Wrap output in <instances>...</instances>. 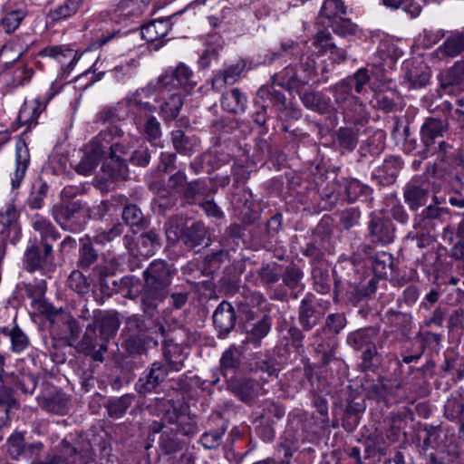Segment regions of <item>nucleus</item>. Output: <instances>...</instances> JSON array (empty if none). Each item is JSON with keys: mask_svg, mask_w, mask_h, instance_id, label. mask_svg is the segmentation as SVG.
<instances>
[{"mask_svg": "<svg viewBox=\"0 0 464 464\" xmlns=\"http://www.w3.org/2000/svg\"><path fill=\"white\" fill-rule=\"evenodd\" d=\"M138 247L141 255L150 256L160 247V236L155 229L142 233L138 240Z\"/></svg>", "mask_w": 464, "mask_h": 464, "instance_id": "a18cd8bd", "label": "nucleus"}, {"mask_svg": "<svg viewBox=\"0 0 464 464\" xmlns=\"http://www.w3.org/2000/svg\"><path fill=\"white\" fill-rule=\"evenodd\" d=\"M14 67V69L11 74V85L13 87H18L30 82L34 73L32 68L24 64L22 62L16 63Z\"/></svg>", "mask_w": 464, "mask_h": 464, "instance_id": "774afa93", "label": "nucleus"}, {"mask_svg": "<svg viewBox=\"0 0 464 464\" xmlns=\"http://www.w3.org/2000/svg\"><path fill=\"white\" fill-rule=\"evenodd\" d=\"M39 107V100H34L30 102H25L21 107L17 116L20 125H27L29 128L36 125L41 113Z\"/></svg>", "mask_w": 464, "mask_h": 464, "instance_id": "de8ad7c7", "label": "nucleus"}, {"mask_svg": "<svg viewBox=\"0 0 464 464\" xmlns=\"http://www.w3.org/2000/svg\"><path fill=\"white\" fill-rule=\"evenodd\" d=\"M98 257V252L94 249L89 238H82L80 240L77 266L82 270H88L96 263Z\"/></svg>", "mask_w": 464, "mask_h": 464, "instance_id": "c03bdc74", "label": "nucleus"}, {"mask_svg": "<svg viewBox=\"0 0 464 464\" xmlns=\"http://www.w3.org/2000/svg\"><path fill=\"white\" fill-rule=\"evenodd\" d=\"M192 78L193 72L185 63H180L170 73L166 72L160 75L158 78V84L160 89H166L167 91H171L178 86L192 87L196 85Z\"/></svg>", "mask_w": 464, "mask_h": 464, "instance_id": "f3484780", "label": "nucleus"}, {"mask_svg": "<svg viewBox=\"0 0 464 464\" xmlns=\"http://www.w3.org/2000/svg\"><path fill=\"white\" fill-rule=\"evenodd\" d=\"M2 334L10 339L13 353H21L29 346L28 336L17 325L3 328Z\"/></svg>", "mask_w": 464, "mask_h": 464, "instance_id": "49530a36", "label": "nucleus"}, {"mask_svg": "<svg viewBox=\"0 0 464 464\" xmlns=\"http://www.w3.org/2000/svg\"><path fill=\"white\" fill-rule=\"evenodd\" d=\"M336 140L341 148L349 151L353 150L358 143L357 134L351 128H340L336 131Z\"/></svg>", "mask_w": 464, "mask_h": 464, "instance_id": "338daca9", "label": "nucleus"}, {"mask_svg": "<svg viewBox=\"0 0 464 464\" xmlns=\"http://www.w3.org/2000/svg\"><path fill=\"white\" fill-rule=\"evenodd\" d=\"M271 327V316L264 314L260 319L248 324L246 342L254 344L256 347L260 346L262 339L269 334Z\"/></svg>", "mask_w": 464, "mask_h": 464, "instance_id": "2f4dec72", "label": "nucleus"}, {"mask_svg": "<svg viewBox=\"0 0 464 464\" xmlns=\"http://www.w3.org/2000/svg\"><path fill=\"white\" fill-rule=\"evenodd\" d=\"M133 402V396L124 394L115 400L109 401L107 405L108 413L112 418H121Z\"/></svg>", "mask_w": 464, "mask_h": 464, "instance_id": "0e129e2a", "label": "nucleus"}, {"mask_svg": "<svg viewBox=\"0 0 464 464\" xmlns=\"http://www.w3.org/2000/svg\"><path fill=\"white\" fill-rule=\"evenodd\" d=\"M256 285H264L270 287L276 284L281 278L280 266L276 263L263 264L256 270Z\"/></svg>", "mask_w": 464, "mask_h": 464, "instance_id": "4c0bfd02", "label": "nucleus"}, {"mask_svg": "<svg viewBox=\"0 0 464 464\" xmlns=\"http://www.w3.org/2000/svg\"><path fill=\"white\" fill-rule=\"evenodd\" d=\"M391 337L392 332H381L378 326H368L349 333L346 343L354 351L362 353V370L373 372L378 367L376 358L379 351L389 349L388 342Z\"/></svg>", "mask_w": 464, "mask_h": 464, "instance_id": "f03ea898", "label": "nucleus"}, {"mask_svg": "<svg viewBox=\"0 0 464 464\" xmlns=\"http://www.w3.org/2000/svg\"><path fill=\"white\" fill-rule=\"evenodd\" d=\"M372 266L376 276L386 277L388 272L392 271L393 256L388 252H377L373 257Z\"/></svg>", "mask_w": 464, "mask_h": 464, "instance_id": "864d4df0", "label": "nucleus"}, {"mask_svg": "<svg viewBox=\"0 0 464 464\" xmlns=\"http://www.w3.org/2000/svg\"><path fill=\"white\" fill-rule=\"evenodd\" d=\"M385 317L391 329L382 332H392V337L388 342L389 348L393 346L397 341L409 338L412 328V318L410 314L391 309L386 312Z\"/></svg>", "mask_w": 464, "mask_h": 464, "instance_id": "4468645a", "label": "nucleus"}, {"mask_svg": "<svg viewBox=\"0 0 464 464\" xmlns=\"http://www.w3.org/2000/svg\"><path fill=\"white\" fill-rule=\"evenodd\" d=\"M165 234L169 242L181 241L190 250L198 246H208L207 228L201 222H194L190 226H184L181 219L172 218L165 226Z\"/></svg>", "mask_w": 464, "mask_h": 464, "instance_id": "7ed1b4c3", "label": "nucleus"}, {"mask_svg": "<svg viewBox=\"0 0 464 464\" xmlns=\"http://www.w3.org/2000/svg\"><path fill=\"white\" fill-rule=\"evenodd\" d=\"M169 373L167 366L161 362H153L146 369L135 383V391L140 394L150 393L165 381Z\"/></svg>", "mask_w": 464, "mask_h": 464, "instance_id": "9b49d317", "label": "nucleus"}, {"mask_svg": "<svg viewBox=\"0 0 464 464\" xmlns=\"http://www.w3.org/2000/svg\"><path fill=\"white\" fill-rule=\"evenodd\" d=\"M344 5L342 0H324L319 13L321 24L327 29H353L357 26L350 18H344Z\"/></svg>", "mask_w": 464, "mask_h": 464, "instance_id": "0eeeda50", "label": "nucleus"}, {"mask_svg": "<svg viewBox=\"0 0 464 464\" xmlns=\"http://www.w3.org/2000/svg\"><path fill=\"white\" fill-rule=\"evenodd\" d=\"M443 110L447 111L450 119L456 121L459 127L464 130V97L456 98L453 102L445 101Z\"/></svg>", "mask_w": 464, "mask_h": 464, "instance_id": "e2e57ef3", "label": "nucleus"}, {"mask_svg": "<svg viewBox=\"0 0 464 464\" xmlns=\"http://www.w3.org/2000/svg\"><path fill=\"white\" fill-rule=\"evenodd\" d=\"M90 319L99 329L100 340H105L107 343L116 336L121 325L119 314L113 311L94 310Z\"/></svg>", "mask_w": 464, "mask_h": 464, "instance_id": "2eb2a0df", "label": "nucleus"}, {"mask_svg": "<svg viewBox=\"0 0 464 464\" xmlns=\"http://www.w3.org/2000/svg\"><path fill=\"white\" fill-rule=\"evenodd\" d=\"M141 132L149 142L156 145V142L160 139L162 135L160 121L154 116H149L143 124Z\"/></svg>", "mask_w": 464, "mask_h": 464, "instance_id": "69168bd1", "label": "nucleus"}, {"mask_svg": "<svg viewBox=\"0 0 464 464\" xmlns=\"http://www.w3.org/2000/svg\"><path fill=\"white\" fill-rule=\"evenodd\" d=\"M42 246L44 247L43 250L34 242L25 249L24 264L29 272L44 269L48 259L52 257V245L50 243H44V245Z\"/></svg>", "mask_w": 464, "mask_h": 464, "instance_id": "6ab92c4d", "label": "nucleus"}, {"mask_svg": "<svg viewBox=\"0 0 464 464\" xmlns=\"http://www.w3.org/2000/svg\"><path fill=\"white\" fill-rule=\"evenodd\" d=\"M66 285L72 291L79 295H85L91 290L89 278L79 269H74L71 272L67 278Z\"/></svg>", "mask_w": 464, "mask_h": 464, "instance_id": "603ef678", "label": "nucleus"}, {"mask_svg": "<svg viewBox=\"0 0 464 464\" xmlns=\"http://www.w3.org/2000/svg\"><path fill=\"white\" fill-rule=\"evenodd\" d=\"M247 62L240 59L235 64L229 65L223 72H218L213 79L214 87H222L224 85L234 84L241 77V74L246 70Z\"/></svg>", "mask_w": 464, "mask_h": 464, "instance_id": "473e14b6", "label": "nucleus"}, {"mask_svg": "<svg viewBox=\"0 0 464 464\" xmlns=\"http://www.w3.org/2000/svg\"><path fill=\"white\" fill-rule=\"evenodd\" d=\"M39 55L43 57H52L57 59L60 63H64V58H71L70 65L76 63L79 57L77 53L69 48H63L62 46L53 45L44 48L39 52Z\"/></svg>", "mask_w": 464, "mask_h": 464, "instance_id": "5fc2aeb1", "label": "nucleus"}, {"mask_svg": "<svg viewBox=\"0 0 464 464\" xmlns=\"http://www.w3.org/2000/svg\"><path fill=\"white\" fill-rule=\"evenodd\" d=\"M243 359V352L240 347L233 344L226 349L219 359V370L224 377L229 373L235 374L239 371Z\"/></svg>", "mask_w": 464, "mask_h": 464, "instance_id": "393cba45", "label": "nucleus"}, {"mask_svg": "<svg viewBox=\"0 0 464 464\" xmlns=\"http://www.w3.org/2000/svg\"><path fill=\"white\" fill-rule=\"evenodd\" d=\"M449 124L447 120L428 117L420 128V140L428 151L430 147L434 144L436 139L443 137L448 130Z\"/></svg>", "mask_w": 464, "mask_h": 464, "instance_id": "aec40b11", "label": "nucleus"}, {"mask_svg": "<svg viewBox=\"0 0 464 464\" xmlns=\"http://www.w3.org/2000/svg\"><path fill=\"white\" fill-rule=\"evenodd\" d=\"M340 189L349 203L355 201L359 197L367 194L370 190L368 186L355 179H344L340 185Z\"/></svg>", "mask_w": 464, "mask_h": 464, "instance_id": "8fccbe9b", "label": "nucleus"}, {"mask_svg": "<svg viewBox=\"0 0 464 464\" xmlns=\"http://www.w3.org/2000/svg\"><path fill=\"white\" fill-rule=\"evenodd\" d=\"M246 96L237 88H233L222 94L221 106L229 113L240 114L246 111Z\"/></svg>", "mask_w": 464, "mask_h": 464, "instance_id": "7c9ffc66", "label": "nucleus"}, {"mask_svg": "<svg viewBox=\"0 0 464 464\" xmlns=\"http://www.w3.org/2000/svg\"><path fill=\"white\" fill-rule=\"evenodd\" d=\"M78 348L84 354L90 355L93 361L102 362L104 360L103 353L108 350L107 343L105 340H100V334H97V328L91 321L86 325Z\"/></svg>", "mask_w": 464, "mask_h": 464, "instance_id": "f8f14e48", "label": "nucleus"}, {"mask_svg": "<svg viewBox=\"0 0 464 464\" xmlns=\"http://www.w3.org/2000/svg\"><path fill=\"white\" fill-rule=\"evenodd\" d=\"M228 390L241 401L252 403L259 395V385L252 379H231L227 383Z\"/></svg>", "mask_w": 464, "mask_h": 464, "instance_id": "5701e85b", "label": "nucleus"}, {"mask_svg": "<svg viewBox=\"0 0 464 464\" xmlns=\"http://www.w3.org/2000/svg\"><path fill=\"white\" fill-rule=\"evenodd\" d=\"M163 355L168 362V370L178 372L182 369L186 355L180 346L168 341L165 344Z\"/></svg>", "mask_w": 464, "mask_h": 464, "instance_id": "37998d69", "label": "nucleus"}, {"mask_svg": "<svg viewBox=\"0 0 464 464\" xmlns=\"http://www.w3.org/2000/svg\"><path fill=\"white\" fill-rule=\"evenodd\" d=\"M49 189L48 184L43 179H38L33 184L32 191L27 203L31 208L39 209L44 205V200Z\"/></svg>", "mask_w": 464, "mask_h": 464, "instance_id": "bf43d9fd", "label": "nucleus"}, {"mask_svg": "<svg viewBox=\"0 0 464 464\" xmlns=\"http://www.w3.org/2000/svg\"><path fill=\"white\" fill-rule=\"evenodd\" d=\"M183 98L179 93H172L161 105L160 113L165 121H172L179 114Z\"/></svg>", "mask_w": 464, "mask_h": 464, "instance_id": "6e6d98bb", "label": "nucleus"}, {"mask_svg": "<svg viewBox=\"0 0 464 464\" xmlns=\"http://www.w3.org/2000/svg\"><path fill=\"white\" fill-rule=\"evenodd\" d=\"M112 199L121 205H123L122 218L125 223L130 227H143L147 225L145 218L140 208L135 204H127L128 198L124 195H117Z\"/></svg>", "mask_w": 464, "mask_h": 464, "instance_id": "cd10ccee", "label": "nucleus"}, {"mask_svg": "<svg viewBox=\"0 0 464 464\" xmlns=\"http://www.w3.org/2000/svg\"><path fill=\"white\" fill-rule=\"evenodd\" d=\"M250 372L253 373H265L267 377L277 375L275 361L270 357L261 358L255 355L249 362Z\"/></svg>", "mask_w": 464, "mask_h": 464, "instance_id": "4d7b16f0", "label": "nucleus"}, {"mask_svg": "<svg viewBox=\"0 0 464 464\" xmlns=\"http://www.w3.org/2000/svg\"><path fill=\"white\" fill-rule=\"evenodd\" d=\"M439 51L450 57L459 55L464 52V31L457 32L449 36L440 46Z\"/></svg>", "mask_w": 464, "mask_h": 464, "instance_id": "3c124183", "label": "nucleus"}, {"mask_svg": "<svg viewBox=\"0 0 464 464\" xmlns=\"http://www.w3.org/2000/svg\"><path fill=\"white\" fill-rule=\"evenodd\" d=\"M69 398L67 395L59 391L44 397L41 402V406L48 412L64 415L68 411Z\"/></svg>", "mask_w": 464, "mask_h": 464, "instance_id": "58836bf2", "label": "nucleus"}, {"mask_svg": "<svg viewBox=\"0 0 464 464\" xmlns=\"http://www.w3.org/2000/svg\"><path fill=\"white\" fill-rule=\"evenodd\" d=\"M171 143L174 150L185 156H190L198 150L200 140L196 135H188L181 130H172Z\"/></svg>", "mask_w": 464, "mask_h": 464, "instance_id": "a878e982", "label": "nucleus"}, {"mask_svg": "<svg viewBox=\"0 0 464 464\" xmlns=\"http://www.w3.org/2000/svg\"><path fill=\"white\" fill-rule=\"evenodd\" d=\"M381 4L392 9L401 7L411 17L415 18L426 4V0H380Z\"/></svg>", "mask_w": 464, "mask_h": 464, "instance_id": "09e8293b", "label": "nucleus"}, {"mask_svg": "<svg viewBox=\"0 0 464 464\" xmlns=\"http://www.w3.org/2000/svg\"><path fill=\"white\" fill-rule=\"evenodd\" d=\"M329 302L321 304L315 302L312 294H307L300 302L298 307V322L304 331L309 332L318 325L324 317Z\"/></svg>", "mask_w": 464, "mask_h": 464, "instance_id": "423d86ee", "label": "nucleus"}, {"mask_svg": "<svg viewBox=\"0 0 464 464\" xmlns=\"http://www.w3.org/2000/svg\"><path fill=\"white\" fill-rule=\"evenodd\" d=\"M32 227L40 234L42 245L49 243V240L56 241L60 238V234L52 222L43 216L35 215L32 221Z\"/></svg>", "mask_w": 464, "mask_h": 464, "instance_id": "ea45409f", "label": "nucleus"}, {"mask_svg": "<svg viewBox=\"0 0 464 464\" xmlns=\"http://www.w3.org/2000/svg\"><path fill=\"white\" fill-rule=\"evenodd\" d=\"M93 276L97 277L100 290L107 295H112L113 292L118 291V281L112 279L114 271L106 265L99 264L92 268Z\"/></svg>", "mask_w": 464, "mask_h": 464, "instance_id": "72a5a7b5", "label": "nucleus"}, {"mask_svg": "<svg viewBox=\"0 0 464 464\" xmlns=\"http://www.w3.org/2000/svg\"><path fill=\"white\" fill-rule=\"evenodd\" d=\"M209 183V180L206 179L188 181L182 194L183 198L188 201L195 200L198 197L209 198L218 190L214 186H210Z\"/></svg>", "mask_w": 464, "mask_h": 464, "instance_id": "f704fd0d", "label": "nucleus"}, {"mask_svg": "<svg viewBox=\"0 0 464 464\" xmlns=\"http://www.w3.org/2000/svg\"><path fill=\"white\" fill-rule=\"evenodd\" d=\"M102 169L105 175L112 181L127 180L130 170L126 160L108 158L103 163Z\"/></svg>", "mask_w": 464, "mask_h": 464, "instance_id": "a19ab883", "label": "nucleus"}, {"mask_svg": "<svg viewBox=\"0 0 464 464\" xmlns=\"http://www.w3.org/2000/svg\"><path fill=\"white\" fill-rule=\"evenodd\" d=\"M257 96L264 100L269 101L276 108L277 118L282 121L294 119L297 120L301 116L299 109L287 106L285 94L274 88V86H262L257 91Z\"/></svg>", "mask_w": 464, "mask_h": 464, "instance_id": "1a4fd4ad", "label": "nucleus"}, {"mask_svg": "<svg viewBox=\"0 0 464 464\" xmlns=\"http://www.w3.org/2000/svg\"><path fill=\"white\" fill-rule=\"evenodd\" d=\"M304 271L295 264L287 266L284 272L281 273L283 283L291 291V295L294 299H297L299 294L304 290Z\"/></svg>", "mask_w": 464, "mask_h": 464, "instance_id": "b1692460", "label": "nucleus"}, {"mask_svg": "<svg viewBox=\"0 0 464 464\" xmlns=\"http://www.w3.org/2000/svg\"><path fill=\"white\" fill-rule=\"evenodd\" d=\"M16 169L11 183L13 188H18L25 177L26 170L30 163V153L26 143L20 140L15 149Z\"/></svg>", "mask_w": 464, "mask_h": 464, "instance_id": "bb28decb", "label": "nucleus"}, {"mask_svg": "<svg viewBox=\"0 0 464 464\" xmlns=\"http://www.w3.org/2000/svg\"><path fill=\"white\" fill-rule=\"evenodd\" d=\"M464 82V60H459L440 75V85L443 90H449Z\"/></svg>", "mask_w": 464, "mask_h": 464, "instance_id": "c9c22d12", "label": "nucleus"}, {"mask_svg": "<svg viewBox=\"0 0 464 464\" xmlns=\"http://www.w3.org/2000/svg\"><path fill=\"white\" fill-rule=\"evenodd\" d=\"M304 106L319 114H330L337 111L331 98L321 92L306 90L298 92Z\"/></svg>", "mask_w": 464, "mask_h": 464, "instance_id": "a211bd4d", "label": "nucleus"}, {"mask_svg": "<svg viewBox=\"0 0 464 464\" xmlns=\"http://www.w3.org/2000/svg\"><path fill=\"white\" fill-rule=\"evenodd\" d=\"M123 131L116 125H109L102 130L90 142L87 150L96 159H108L111 149L112 140L120 139Z\"/></svg>", "mask_w": 464, "mask_h": 464, "instance_id": "ddd939ff", "label": "nucleus"}, {"mask_svg": "<svg viewBox=\"0 0 464 464\" xmlns=\"http://www.w3.org/2000/svg\"><path fill=\"white\" fill-rule=\"evenodd\" d=\"M173 271L161 259L154 260L143 271L144 285L140 291V307L144 314L153 318L159 313V306L166 299L171 284Z\"/></svg>", "mask_w": 464, "mask_h": 464, "instance_id": "f257e3e1", "label": "nucleus"}, {"mask_svg": "<svg viewBox=\"0 0 464 464\" xmlns=\"http://www.w3.org/2000/svg\"><path fill=\"white\" fill-rule=\"evenodd\" d=\"M53 217L63 230L78 233L84 229L91 218V212L86 205L72 201L64 205H54Z\"/></svg>", "mask_w": 464, "mask_h": 464, "instance_id": "39448f33", "label": "nucleus"}, {"mask_svg": "<svg viewBox=\"0 0 464 464\" xmlns=\"http://www.w3.org/2000/svg\"><path fill=\"white\" fill-rule=\"evenodd\" d=\"M314 289L321 295H326L331 291L332 279L327 269L314 266L312 270Z\"/></svg>", "mask_w": 464, "mask_h": 464, "instance_id": "13d9d810", "label": "nucleus"}, {"mask_svg": "<svg viewBox=\"0 0 464 464\" xmlns=\"http://www.w3.org/2000/svg\"><path fill=\"white\" fill-rule=\"evenodd\" d=\"M369 218L368 229L372 242L382 245L393 242L395 227L392 220L381 212H372Z\"/></svg>", "mask_w": 464, "mask_h": 464, "instance_id": "9d476101", "label": "nucleus"}, {"mask_svg": "<svg viewBox=\"0 0 464 464\" xmlns=\"http://www.w3.org/2000/svg\"><path fill=\"white\" fill-rule=\"evenodd\" d=\"M430 184L411 179L404 188V198L411 210L424 206L429 199Z\"/></svg>", "mask_w": 464, "mask_h": 464, "instance_id": "412c9836", "label": "nucleus"}, {"mask_svg": "<svg viewBox=\"0 0 464 464\" xmlns=\"http://www.w3.org/2000/svg\"><path fill=\"white\" fill-rule=\"evenodd\" d=\"M23 52L18 50L14 52L12 44H5L0 50V72H5L13 68L19 61Z\"/></svg>", "mask_w": 464, "mask_h": 464, "instance_id": "052dcab7", "label": "nucleus"}, {"mask_svg": "<svg viewBox=\"0 0 464 464\" xmlns=\"http://www.w3.org/2000/svg\"><path fill=\"white\" fill-rule=\"evenodd\" d=\"M402 168V161L399 157H389L380 166L374 176L380 179L382 185L392 184L395 181L400 170Z\"/></svg>", "mask_w": 464, "mask_h": 464, "instance_id": "e433bc0d", "label": "nucleus"}, {"mask_svg": "<svg viewBox=\"0 0 464 464\" xmlns=\"http://www.w3.org/2000/svg\"><path fill=\"white\" fill-rule=\"evenodd\" d=\"M347 319L343 313H333L327 315L324 325L317 329L312 336V345L317 353L322 355V363L329 364L335 356L336 343L334 340H324L322 335L329 331L334 334H339L346 326Z\"/></svg>", "mask_w": 464, "mask_h": 464, "instance_id": "20e7f679", "label": "nucleus"}, {"mask_svg": "<svg viewBox=\"0 0 464 464\" xmlns=\"http://www.w3.org/2000/svg\"><path fill=\"white\" fill-rule=\"evenodd\" d=\"M273 84L287 89L288 91H296L299 92L305 84V81L301 80L296 73L295 66H286L282 72L273 76Z\"/></svg>", "mask_w": 464, "mask_h": 464, "instance_id": "c85d7f7f", "label": "nucleus"}, {"mask_svg": "<svg viewBox=\"0 0 464 464\" xmlns=\"http://www.w3.org/2000/svg\"><path fill=\"white\" fill-rule=\"evenodd\" d=\"M159 411L162 413V419L172 424H176L183 411H188L189 407L180 400H175L170 393L168 397H156L154 399Z\"/></svg>", "mask_w": 464, "mask_h": 464, "instance_id": "4be33fe9", "label": "nucleus"}, {"mask_svg": "<svg viewBox=\"0 0 464 464\" xmlns=\"http://www.w3.org/2000/svg\"><path fill=\"white\" fill-rule=\"evenodd\" d=\"M213 324L218 331V337L226 338L235 328L237 315L233 305L227 301H222L214 311Z\"/></svg>", "mask_w": 464, "mask_h": 464, "instance_id": "dca6fc26", "label": "nucleus"}, {"mask_svg": "<svg viewBox=\"0 0 464 464\" xmlns=\"http://www.w3.org/2000/svg\"><path fill=\"white\" fill-rule=\"evenodd\" d=\"M430 78V69L423 63L413 65L405 73L411 88H422L427 85Z\"/></svg>", "mask_w": 464, "mask_h": 464, "instance_id": "79ce46f5", "label": "nucleus"}, {"mask_svg": "<svg viewBox=\"0 0 464 464\" xmlns=\"http://www.w3.org/2000/svg\"><path fill=\"white\" fill-rule=\"evenodd\" d=\"M53 453L62 460V464H72L76 461L79 450L67 439H63L54 448Z\"/></svg>", "mask_w": 464, "mask_h": 464, "instance_id": "680f3d73", "label": "nucleus"}, {"mask_svg": "<svg viewBox=\"0 0 464 464\" xmlns=\"http://www.w3.org/2000/svg\"><path fill=\"white\" fill-rule=\"evenodd\" d=\"M462 163L463 160L458 150L445 141H440L438 156L432 166V173L441 179H447Z\"/></svg>", "mask_w": 464, "mask_h": 464, "instance_id": "6e6552de", "label": "nucleus"}, {"mask_svg": "<svg viewBox=\"0 0 464 464\" xmlns=\"http://www.w3.org/2000/svg\"><path fill=\"white\" fill-rule=\"evenodd\" d=\"M441 208L430 205L420 213L416 215L414 218V228L420 229L426 233L435 230L437 224L441 217Z\"/></svg>", "mask_w": 464, "mask_h": 464, "instance_id": "c756f323", "label": "nucleus"}]
</instances>
